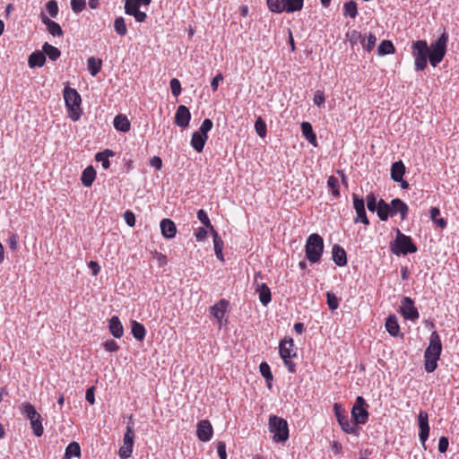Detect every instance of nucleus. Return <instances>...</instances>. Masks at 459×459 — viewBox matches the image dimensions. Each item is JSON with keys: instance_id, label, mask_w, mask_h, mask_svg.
Returning a JSON list of instances; mask_svg holds the SVG:
<instances>
[{"instance_id": "obj_21", "label": "nucleus", "mask_w": 459, "mask_h": 459, "mask_svg": "<svg viewBox=\"0 0 459 459\" xmlns=\"http://www.w3.org/2000/svg\"><path fill=\"white\" fill-rule=\"evenodd\" d=\"M160 226L163 238L170 239L176 236L177 227L174 221L170 219H162Z\"/></svg>"}, {"instance_id": "obj_36", "label": "nucleus", "mask_w": 459, "mask_h": 459, "mask_svg": "<svg viewBox=\"0 0 459 459\" xmlns=\"http://www.w3.org/2000/svg\"><path fill=\"white\" fill-rule=\"evenodd\" d=\"M43 54H45V56H48V58L52 61H56L61 56L60 50L46 42L42 47Z\"/></svg>"}, {"instance_id": "obj_44", "label": "nucleus", "mask_w": 459, "mask_h": 459, "mask_svg": "<svg viewBox=\"0 0 459 459\" xmlns=\"http://www.w3.org/2000/svg\"><path fill=\"white\" fill-rule=\"evenodd\" d=\"M377 38L375 35L369 33L368 36L365 34L360 40L361 45L367 51H371L376 45Z\"/></svg>"}, {"instance_id": "obj_51", "label": "nucleus", "mask_w": 459, "mask_h": 459, "mask_svg": "<svg viewBox=\"0 0 459 459\" xmlns=\"http://www.w3.org/2000/svg\"><path fill=\"white\" fill-rule=\"evenodd\" d=\"M212 126H213L212 121L210 118H205L203 121V123H202L199 130H197V132L207 135V133L212 130Z\"/></svg>"}, {"instance_id": "obj_37", "label": "nucleus", "mask_w": 459, "mask_h": 459, "mask_svg": "<svg viewBox=\"0 0 459 459\" xmlns=\"http://www.w3.org/2000/svg\"><path fill=\"white\" fill-rule=\"evenodd\" d=\"M87 66L90 74L92 76H96L101 69L102 61L99 58H95L94 56H91L87 60Z\"/></svg>"}, {"instance_id": "obj_11", "label": "nucleus", "mask_w": 459, "mask_h": 459, "mask_svg": "<svg viewBox=\"0 0 459 459\" xmlns=\"http://www.w3.org/2000/svg\"><path fill=\"white\" fill-rule=\"evenodd\" d=\"M353 207L356 211V217L353 219L354 223H362L369 225V220L367 216L365 209V200L357 194L352 195Z\"/></svg>"}, {"instance_id": "obj_58", "label": "nucleus", "mask_w": 459, "mask_h": 459, "mask_svg": "<svg viewBox=\"0 0 459 459\" xmlns=\"http://www.w3.org/2000/svg\"><path fill=\"white\" fill-rule=\"evenodd\" d=\"M207 233L208 230L205 228L199 227L195 232V237L197 241H202L206 238Z\"/></svg>"}, {"instance_id": "obj_62", "label": "nucleus", "mask_w": 459, "mask_h": 459, "mask_svg": "<svg viewBox=\"0 0 459 459\" xmlns=\"http://www.w3.org/2000/svg\"><path fill=\"white\" fill-rule=\"evenodd\" d=\"M8 247L12 249V250H15L18 247V236L17 234H12L9 238H8Z\"/></svg>"}, {"instance_id": "obj_63", "label": "nucleus", "mask_w": 459, "mask_h": 459, "mask_svg": "<svg viewBox=\"0 0 459 459\" xmlns=\"http://www.w3.org/2000/svg\"><path fill=\"white\" fill-rule=\"evenodd\" d=\"M222 80H223V76L221 74H218L217 75H215L212 78V80L211 82V87L213 91H216L218 90L219 82H221Z\"/></svg>"}, {"instance_id": "obj_17", "label": "nucleus", "mask_w": 459, "mask_h": 459, "mask_svg": "<svg viewBox=\"0 0 459 459\" xmlns=\"http://www.w3.org/2000/svg\"><path fill=\"white\" fill-rule=\"evenodd\" d=\"M255 285V292L258 294V299L261 304L266 307L272 300V293L270 288L265 283H256Z\"/></svg>"}, {"instance_id": "obj_29", "label": "nucleus", "mask_w": 459, "mask_h": 459, "mask_svg": "<svg viewBox=\"0 0 459 459\" xmlns=\"http://www.w3.org/2000/svg\"><path fill=\"white\" fill-rule=\"evenodd\" d=\"M405 173V166L402 160L395 161L391 166V178L394 181H401Z\"/></svg>"}, {"instance_id": "obj_60", "label": "nucleus", "mask_w": 459, "mask_h": 459, "mask_svg": "<svg viewBox=\"0 0 459 459\" xmlns=\"http://www.w3.org/2000/svg\"><path fill=\"white\" fill-rule=\"evenodd\" d=\"M94 386H91L86 390L85 399L91 405L95 403V396H94Z\"/></svg>"}, {"instance_id": "obj_23", "label": "nucleus", "mask_w": 459, "mask_h": 459, "mask_svg": "<svg viewBox=\"0 0 459 459\" xmlns=\"http://www.w3.org/2000/svg\"><path fill=\"white\" fill-rule=\"evenodd\" d=\"M108 329L115 338H121L124 334V327L117 316H113L108 320Z\"/></svg>"}, {"instance_id": "obj_9", "label": "nucleus", "mask_w": 459, "mask_h": 459, "mask_svg": "<svg viewBox=\"0 0 459 459\" xmlns=\"http://www.w3.org/2000/svg\"><path fill=\"white\" fill-rule=\"evenodd\" d=\"M134 430H132L131 426H126L123 437V445L118 451L120 459H128L131 457L134 445Z\"/></svg>"}, {"instance_id": "obj_56", "label": "nucleus", "mask_w": 459, "mask_h": 459, "mask_svg": "<svg viewBox=\"0 0 459 459\" xmlns=\"http://www.w3.org/2000/svg\"><path fill=\"white\" fill-rule=\"evenodd\" d=\"M333 411H334V415L337 419V420L339 419H341V417H345L347 414H346V411L345 410L342 408V404L341 403H335L333 404Z\"/></svg>"}, {"instance_id": "obj_3", "label": "nucleus", "mask_w": 459, "mask_h": 459, "mask_svg": "<svg viewBox=\"0 0 459 459\" xmlns=\"http://www.w3.org/2000/svg\"><path fill=\"white\" fill-rule=\"evenodd\" d=\"M417 246L413 243L411 238L396 229V237L390 242V250L396 255H406L417 252Z\"/></svg>"}, {"instance_id": "obj_18", "label": "nucleus", "mask_w": 459, "mask_h": 459, "mask_svg": "<svg viewBox=\"0 0 459 459\" xmlns=\"http://www.w3.org/2000/svg\"><path fill=\"white\" fill-rule=\"evenodd\" d=\"M140 4L133 2V0H126L125 9L126 13L133 15L137 22H143L146 18V13L139 10Z\"/></svg>"}, {"instance_id": "obj_57", "label": "nucleus", "mask_w": 459, "mask_h": 459, "mask_svg": "<svg viewBox=\"0 0 459 459\" xmlns=\"http://www.w3.org/2000/svg\"><path fill=\"white\" fill-rule=\"evenodd\" d=\"M217 452L220 459H227L226 444L224 442H218Z\"/></svg>"}, {"instance_id": "obj_30", "label": "nucleus", "mask_w": 459, "mask_h": 459, "mask_svg": "<svg viewBox=\"0 0 459 459\" xmlns=\"http://www.w3.org/2000/svg\"><path fill=\"white\" fill-rule=\"evenodd\" d=\"M228 305V301H226L225 299H221V301L211 307V314L216 319L221 321L225 315Z\"/></svg>"}, {"instance_id": "obj_50", "label": "nucleus", "mask_w": 459, "mask_h": 459, "mask_svg": "<svg viewBox=\"0 0 459 459\" xmlns=\"http://www.w3.org/2000/svg\"><path fill=\"white\" fill-rule=\"evenodd\" d=\"M46 10L51 17H56L58 13V5L56 1L50 0L46 4Z\"/></svg>"}, {"instance_id": "obj_59", "label": "nucleus", "mask_w": 459, "mask_h": 459, "mask_svg": "<svg viewBox=\"0 0 459 459\" xmlns=\"http://www.w3.org/2000/svg\"><path fill=\"white\" fill-rule=\"evenodd\" d=\"M124 219L128 226H130V227L134 226L135 217H134V214L131 211H126L124 213Z\"/></svg>"}, {"instance_id": "obj_22", "label": "nucleus", "mask_w": 459, "mask_h": 459, "mask_svg": "<svg viewBox=\"0 0 459 459\" xmlns=\"http://www.w3.org/2000/svg\"><path fill=\"white\" fill-rule=\"evenodd\" d=\"M337 421L343 432L347 434H354L357 436L359 435V428L357 427L358 424L355 423L354 420L353 422L351 421L347 415L345 417H341V419H339Z\"/></svg>"}, {"instance_id": "obj_27", "label": "nucleus", "mask_w": 459, "mask_h": 459, "mask_svg": "<svg viewBox=\"0 0 459 459\" xmlns=\"http://www.w3.org/2000/svg\"><path fill=\"white\" fill-rule=\"evenodd\" d=\"M301 132L306 140L313 144L314 146H317L316 135L313 131V127L309 122H302L301 123Z\"/></svg>"}, {"instance_id": "obj_14", "label": "nucleus", "mask_w": 459, "mask_h": 459, "mask_svg": "<svg viewBox=\"0 0 459 459\" xmlns=\"http://www.w3.org/2000/svg\"><path fill=\"white\" fill-rule=\"evenodd\" d=\"M191 119V113L187 107L180 105L175 113V124L182 128L188 126Z\"/></svg>"}, {"instance_id": "obj_6", "label": "nucleus", "mask_w": 459, "mask_h": 459, "mask_svg": "<svg viewBox=\"0 0 459 459\" xmlns=\"http://www.w3.org/2000/svg\"><path fill=\"white\" fill-rule=\"evenodd\" d=\"M268 429L273 434V442L284 443L289 439V425L283 418L271 415L268 420Z\"/></svg>"}, {"instance_id": "obj_33", "label": "nucleus", "mask_w": 459, "mask_h": 459, "mask_svg": "<svg viewBox=\"0 0 459 459\" xmlns=\"http://www.w3.org/2000/svg\"><path fill=\"white\" fill-rule=\"evenodd\" d=\"M45 62H46L45 54H43V52H40V51L33 52L29 56V60H28V63H29V65L30 68L41 67L45 65Z\"/></svg>"}, {"instance_id": "obj_13", "label": "nucleus", "mask_w": 459, "mask_h": 459, "mask_svg": "<svg viewBox=\"0 0 459 459\" xmlns=\"http://www.w3.org/2000/svg\"><path fill=\"white\" fill-rule=\"evenodd\" d=\"M279 353L282 359H292L297 356L294 341L291 337H285L280 342Z\"/></svg>"}, {"instance_id": "obj_31", "label": "nucleus", "mask_w": 459, "mask_h": 459, "mask_svg": "<svg viewBox=\"0 0 459 459\" xmlns=\"http://www.w3.org/2000/svg\"><path fill=\"white\" fill-rule=\"evenodd\" d=\"M115 152L112 150L106 149L103 152H99L95 155V160L101 162L102 168L108 169L110 167L109 158L113 157Z\"/></svg>"}, {"instance_id": "obj_10", "label": "nucleus", "mask_w": 459, "mask_h": 459, "mask_svg": "<svg viewBox=\"0 0 459 459\" xmlns=\"http://www.w3.org/2000/svg\"><path fill=\"white\" fill-rule=\"evenodd\" d=\"M400 312L404 319L411 322L420 317L418 308L414 305V300L410 297H403L401 300Z\"/></svg>"}, {"instance_id": "obj_34", "label": "nucleus", "mask_w": 459, "mask_h": 459, "mask_svg": "<svg viewBox=\"0 0 459 459\" xmlns=\"http://www.w3.org/2000/svg\"><path fill=\"white\" fill-rule=\"evenodd\" d=\"M81 456V447L77 442H71L65 448L64 457L62 459H72L73 457Z\"/></svg>"}, {"instance_id": "obj_2", "label": "nucleus", "mask_w": 459, "mask_h": 459, "mask_svg": "<svg viewBox=\"0 0 459 459\" xmlns=\"http://www.w3.org/2000/svg\"><path fill=\"white\" fill-rule=\"evenodd\" d=\"M442 352V342L437 331L429 336V342L424 352V368L428 373L434 372L437 368V361Z\"/></svg>"}, {"instance_id": "obj_43", "label": "nucleus", "mask_w": 459, "mask_h": 459, "mask_svg": "<svg viewBox=\"0 0 459 459\" xmlns=\"http://www.w3.org/2000/svg\"><path fill=\"white\" fill-rule=\"evenodd\" d=\"M266 4L273 13H281L284 12V0H266Z\"/></svg>"}, {"instance_id": "obj_25", "label": "nucleus", "mask_w": 459, "mask_h": 459, "mask_svg": "<svg viewBox=\"0 0 459 459\" xmlns=\"http://www.w3.org/2000/svg\"><path fill=\"white\" fill-rule=\"evenodd\" d=\"M377 213L382 221H387L389 217H392L390 204H387L385 200L380 199L377 203Z\"/></svg>"}, {"instance_id": "obj_40", "label": "nucleus", "mask_w": 459, "mask_h": 459, "mask_svg": "<svg viewBox=\"0 0 459 459\" xmlns=\"http://www.w3.org/2000/svg\"><path fill=\"white\" fill-rule=\"evenodd\" d=\"M395 48L394 44L390 40H383L377 47V54L378 56H385L388 54H393Z\"/></svg>"}, {"instance_id": "obj_52", "label": "nucleus", "mask_w": 459, "mask_h": 459, "mask_svg": "<svg viewBox=\"0 0 459 459\" xmlns=\"http://www.w3.org/2000/svg\"><path fill=\"white\" fill-rule=\"evenodd\" d=\"M103 346H104L105 351H107L108 352H115L119 350V345L117 344V342L116 341H114L112 339L106 341L103 343Z\"/></svg>"}, {"instance_id": "obj_42", "label": "nucleus", "mask_w": 459, "mask_h": 459, "mask_svg": "<svg viewBox=\"0 0 459 459\" xmlns=\"http://www.w3.org/2000/svg\"><path fill=\"white\" fill-rule=\"evenodd\" d=\"M197 219L200 221V222L205 227L207 228L211 234L213 233V231H216L213 228V226L212 225L211 223V221L207 215V212L203 210V209H200L198 210L197 212Z\"/></svg>"}, {"instance_id": "obj_19", "label": "nucleus", "mask_w": 459, "mask_h": 459, "mask_svg": "<svg viewBox=\"0 0 459 459\" xmlns=\"http://www.w3.org/2000/svg\"><path fill=\"white\" fill-rule=\"evenodd\" d=\"M332 258L333 263L340 267L347 264V254L343 247L334 244L332 248Z\"/></svg>"}, {"instance_id": "obj_39", "label": "nucleus", "mask_w": 459, "mask_h": 459, "mask_svg": "<svg viewBox=\"0 0 459 459\" xmlns=\"http://www.w3.org/2000/svg\"><path fill=\"white\" fill-rule=\"evenodd\" d=\"M259 371H260V374L264 377V379L267 383V386L269 388H271L273 376L272 374L270 366L266 362H262L259 365Z\"/></svg>"}, {"instance_id": "obj_48", "label": "nucleus", "mask_w": 459, "mask_h": 459, "mask_svg": "<svg viewBox=\"0 0 459 459\" xmlns=\"http://www.w3.org/2000/svg\"><path fill=\"white\" fill-rule=\"evenodd\" d=\"M366 201H367L368 209L370 212H376L377 209V203H378L377 201L376 195L373 193L368 194L366 197Z\"/></svg>"}, {"instance_id": "obj_35", "label": "nucleus", "mask_w": 459, "mask_h": 459, "mask_svg": "<svg viewBox=\"0 0 459 459\" xmlns=\"http://www.w3.org/2000/svg\"><path fill=\"white\" fill-rule=\"evenodd\" d=\"M132 334L137 341H143L146 335L144 325L137 321H133Z\"/></svg>"}, {"instance_id": "obj_1", "label": "nucleus", "mask_w": 459, "mask_h": 459, "mask_svg": "<svg viewBox=\"0 0 459 459\" xmlns=\"http://www.w3.org/2000/svg\"><path fill=\"white\" fill-rule=\"evenodd\" d=\"M448 34L446 30L429 45L425 39H419L411 44V54L414 58L415 71H423L429 62L432 67H437L444 59L447 51Z\"/></svg>"}, {"instance_id": "obj_55", "label": "nucleus", "mask_w": 459, "mask_h": 459, "mask_svg": "<svg viewBox=\"0 0 459 459\" xmlns=\"http://www.w3.org/2000/svg\"><path fill=\"white\" fill-rule=\"evenodd\" d=\"M449 441L446 437H441L438 440V452L444 454L447 451Z\"/></svg>"}, {"instance_id": "obj_45", "label": "nucleus", "mask_w": 459, "mask_h": 459, "mask_svg": "<svg viewBox=\"0 0 459 459\" xmlns=\"http://www.w3.org/2000/svg\"><path fill=\"white\" fill-rule=\"evenodd\" d=\"M255 129L258 136L264 137L267 133V127L264 120L262 117H258L255 122Z\"/></svg>"}, {"instance_id": "obj_46", "label": "nucleus", "mask_w": 459, "mask_h": 459, "mask_svg": "<svg viewBox=\"0 0 459 459\" xmlns=\"http://www.w3.org/2000/svg\"><path fill=\"white\" fill-rule=\"evenodd\" d=\"M171 93L174 97H178L181 94V83L178 79L173 78L169 82Z\"/></svg>"}, {"instance_id": "obj_61", "label": "nucleus", "mask_w": 459, "mask_h": 459, "mask_svg": "<svg viewBox=\"0 0 459 459\" xmlns=\"http://www.w3.org/2000/svg\"><path fill=\"white\" fill-rule=\"evenodd\" d=\"M150 166L156 169L157 170H160L162 167V160L159 156H153L150 160Z\"/></svg>"}, {"instance_id": "obj_53", "label": "nucleus", "mask_w": 459, "mask_h": 459, "mask_svg": "<svg viewBox=\"0 0 459 459\" xmlns=\"http://www.w3.org/2000/svg\"><path fill=\"white\" fill-rule=\"evenodd\" d=\"M346 38L353 44L356 43L358 39L361 40L363 36L359 30H347Z\"/></svg>"}, {"instance_id": "obj_20", "label": "nucleus", "mask_w": 459, "mask_h": 459, "mask_svg": "<svg viewBox=\"0 0 459 459\" xmlns=\"http://www.w3.org/2000/svg\"><path fill=\"white\" fill-rule=\"evenodd\" d=\"M385 330L394 337H403V333H401L400 325L395 315H389L385 320Z\"/></svg>"}, {"instance_id": "obj_49", "label": "nucleus", "mask_w": 459, "mask_h": 459, "mask_svg": "<svg viewBox=\"0 0 459 459\" xmlns=\"http://www.w3.org/2000/svg\"><path fill=\"white\" fill-rule=\"evenodd\" d=\"M327 305L331 310H335L339 307L338 298L331 292L326 293Z\"/></svg>"}, {"instance_id": "obj_16", "label": "nucleus", "mask_w": 459, "mask_h": 459, "mask_svg": "<svg viewBox=\"0 0 459 459\" xmlns=\"http://www.w3.org/2000/svg\"><path fill=\"white\" fill-rule=\"evenodd\" d=\"M390 205L392 217L400 214L401 220L403 221L406 219L409 212V207L403 200L394 198L391 201Z\"/></svg>"}, {"instance_id": "obj_24", "label": "nucleus", "mask_w": 459, "mask_h": 459, "mask_svg": "<svg viewBox=\"0 0 459 459\" xmlns=\"http://www.w3.org/2000/svg\"><path fill=\"white\" fill-rule=\"evenodd\" d=\"M208 139V135H205L204 134H201L197 131L194 132L191 138V146L194 148L195 151L197 152H202L205 143Z\"/></svg>"}, {"instance_id": "obj_64", "label": "nucleus", "mask_w": 459, "mask_h": 459, "mask_svg": "<svg viewBox=\"0 0 459 459\" xmlns=\"http://www.w3.org/2000/svg\"><path fill=\"white\" fill-rule=\"evenodd\" d=\"M88 266L94 276H96L100 271V266L96 261H90Z\"/></svg>"}, {"instance_id": "obj_12", "label": "nucleus", "mask_w": 459, "mask_h": 459, "mask_svg": "<svg viewBox=\"0 0 459 459\" xmlns=\"http://www.w3.org/2000/svg\"><path fill=\"white\" fill-rule=\"evenodd\" d=\"M419 424V438L423 447L426 449V441L429 436V415L425 411H420L418 415Z\"/></svg>"}, {"instance_id": "obj_8", "label": "nucleus", "mask_w": 459, "mask_h": 459, "mask_svg": "<svg viewBox=\"0 0 459 459\" xmlns=\"http://www.w3.org/2000/svg\"><path fill=\"white\" fill-rule=\"evenodd\" d=\"M368 403L362 396H358L351 409V417L355 423L365 424L368 420L369 413L367 410Z\"/></svg>"}, {"instance_id": "obj_47", "label": "nucleus", "mask_w": 459, "mask_h": 459, "mask_svg": "<svg viewBox=\"0 0 459 459\" xmlns=\"http://www.w3.org/2000/svg\"><path fill=\"white\" fill-rule=\"evenodd\" d=\"M313 102L318 108L324 107L325 102V96L323 91H316L313 97Z\"/></svg>"}, {"instance_id": "obj_4", "label": "nucleus", "mask_w": 459, "mask_h": 459, "mask_svg": "<svg viewBox=\"0 0 459 459\" xmlns=\"http://www.w3.org/2000/svg\"><path fill=\"white\" fill-rule=\"evenodd\" d=\"M64 100L67 108L68 117L73 121L79 120L82 115V98L80 94L76 91V90L70 87H65L64 89Z\"/></svg>"}, {"instance_id": "obj_32", "label": "nucleus", "mask_w": 459, "mask_h": 459, "mask_svg": "<svg viewBox=\"0 0 459 459\" xmlns=\"http://www.w3.org/2000/svg\"><path fill=\"white\" fill-rule=\"evenodd\" d=\"M213 238V247L216 257L221 261L224 262L223 250V240L217 231H213L212 234Z\"/></svg>"}, {"instance_id": "obj_7", "label": "nucleus", "mask_w": 459, "mask_h": 459, "mask_svg": "<svg viewBox=\"0 0 459 459\" xmlns=\"http://www.w3.org/2000/svg\"><path fill=\"white\" fill-rule=\"evenodd\" d=\"M21 412L30 420L33 434L38 437H41L44 432L42 419L35 407L30 403H23L21 405Z\"/></svg>"}, {"instance_id": "obj_41", "label": "nucleus", "mask_w": 459, "mask_h": 459, "mask_svg": "<svg viewBox=\"0 0 459 459\" xmlns=\"http://www.w3.org/2000/svg\"><path fill=\"white\" fill-rule=\"evenodd\" d=\"M358 13L357 4L351 0L343 4V14L346 17L355 18Z\"/></svg>"}, {"instance_id": "obj_38", "label": "nucleus", "mask_w": 459, "mask_h": 459, "mask_svg": "<svg viewBox=\"0 0 459 459\" xmlns=\"http://www.w3.org/2000/svg\"><path fill=\"white\" fill-rule=\"evenodd\" d=\"M304 0H284V12L293 13L302 9Z\"/></svg>"}, {"instance_id": "obj_15", "label": "nucleus", "mask_w": 459, "mask_h": 459, "mask_svg": "<svg viewBox=\"0 0 459 459\" xmlns=\"http://www.w3.org/2000/svg\"><path fill=\"white\" fill-rule=\"evenodd\" d=\"M197 437L203 442H208L212 437L213 429L212 424L207 420H203L197 424Z\"/></svg>"}, {"instance_id": "obj_28", "label": "nucleus", "mask_w": 459, "mask_h": 459, "mask_svg": "<svg viewBox=\"0 0 459 459\" xmlns=\"http://www.w3.org/2000/svg\"><path fill=\"white\" fill-rule=\"evenodd\" d=\"M96 178V171L92 166H88L83 169L81 177L82 184L85 187H90L92 186Z\"/></svg>"}, {"instance_id": "obj_26", "label": "nucleus", "mask_w": 459, "mask_h": 459, "mask_svg": "<svg viewBox=\"0 0 459 459\" xmlns=\"http://www.w3.org/2000/svg\"><path fill=\"white\" fill-rule=\"evenodd\" d=\"M114 127L120 132L126 133L130 130L131 125L126 116L119 114L114 117Z\"/></svg>"}, {"instance_id": "obj_5", "label": "nucleus", "mask_w": 459, "mask_h": 459, "mask_svg": "<svg viewBox=\"0 0 459 459\" xmlns=\"http://www.w3.org/2000/svg\"><path fill=\"white\" fill-rule=\"evenodd\" d=\"M324 247V239L319 234H310L305 245L307 259L312 264L318 263L322 257Z\"/></svg>"}, {"instance_id": "obj_54", "label": "nucleus", "mask_w": 459, "mask_h": 459, "mask_svg": "<svg viewBox=\"0 0 459 459\" xmlns=\"http://www.w3.org/2000/svg\"><path fill=\"white\" fill-rule=\"evenodd\" d=\"M71 5L75 13H80L85 7V0H71Z\"/></svg>"}]
</instances>
